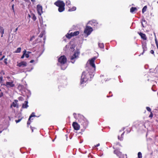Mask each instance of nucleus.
<instances>
[{
    "mask_svg": "<svg viewBox=\"0 0 158 158\" xmlns=\"http://www.w3.org/2000/svg\"><path fill=\"white\" fill-rule=\"evenodd\" d=\"M73 115L75 119L78 120V122L83 128H85L87 127L89 124L88 121L83 115L80 114L77 115L75 113Z\"/></svg>",
    "mask_w": 158,
    "mask_h": 158,
    "instance_id": "f257e3e1",
    "label": "nucleus"
},
{
    "mask_svg": "<svg viewBox=\"0 0 158 158\" xmlns=\"http://www.w3.org/2000/svg\"><path fill=\"white\" fill-rule=\"evenodd\" d=\"M96 58L95 57H93L89 60L86 64V69L88 72H90L93 73L95 69V66L94 64V61Z\"/></svg>",
    "mask_w": 158,
    "mask_h": 158,
    "instance_id": "f03ea898",
    "label": "nucleus"
},
{
    "mask_svg": "<svg viewBox=\"0 0 158 158\" xmlns=\"http://www.w3.org/2000/svg\"><path fill=\"white\" fill-rule=\"evenodd\" d=\"M88 73H89V74L90 75V78L91 77V76L93 74L90 72H88V71H87V70L83 72L81 79L80 83L81 84L86 82L87 81L88 79Z\"/></svg>",
    "mask_w": 158,
    "mask_h": 158,
    "instance_id": "7ed1b4c3",
    "label": "nucleus"
},
{
    "mask_svg": "<svg viewBox=\"0 0 158 158\" xmlns=\"http://www.w3.org/2000/svg\"><path fill=\"white\" fill-rule=\"evenodd\" d=\"M58 61L61 64V67L62 69L64 70L67 66L65 64L66 62V58L64 56H61L58 59Z\"/></svg>",
    "mask_w": 158,
    "mask_h": 158,
    "instance_id": "20e7f679",
    "label": "nucleus"
},
{
    "mask_svg": "<svg viewBox=\"0 0 158 158\" xmlns=\"http://www.w3.org/2000/svg\"><path fill=\"white\" fill-rule=\"evenodd\" d=\"M54 4L59 7L58 10L59 12H62L64 10L65 4L63 1H57L54 3Z\"/></svg>",
    "mask_w": 158,
    "mask_h": 158,
    "instance_id": "39448f33",
    "label": "nucleus"
},
{
    "mask_svg": "<svg viewBox=\"0 0 158 158\" xmlns=\"http://www.w3.org/2000/svg\"><path fill=\"white\" fill-rule=\"evenodd\" d=\"M80 52L79 51L77 50L75 52L73 55L70 57L71 62L72 63H74L77 58H78V56L80 54Z\"/></svg>",
    "mask_w": 158,
    "mask_h": 158,
    "instance_id": "423d86ee",
    "label": "nucleus"
},
{
    "mask_svg": "<svg viewBox=\"0 0 158 158\" xmlns=\"http://www.w3.org/2000/svg\"><path fill=\"white\" fill-rule=\"evenodd\" d=\"M93 30L92 27L87 26L84 30V32L87 35V36H88L91 34Z\"/></svg>",
    "mask_w": 158,
    "mask_h": 158,
    "instance_id": "0eeeda50",
    "label": "nucleus"
},
{
    "mask_svg": "<svg viewBox=\"0 0 158 158\" xmlns=\"http://www.w3.org/2000/svg\"><path fill=\"white\" fill-rule=\"evenodd\" d=\"M79 33V31H76L74 32H71L70 34H68L66 35L67 38L70 39L72 36H77L78 35Z\"/></svg>",
    "mask_w": 158,
    "mask_h": 158,
    "instance_id": "6e6552de",
    "label": "nucleus"
},
{
    "mask_svg": "<svg viewBox=\"0 0 158 158\" xmlns=\"http://www.w3.org/2000/svg\"><path fill=\"white\" fill-rule=\"evenodd\" d=\"M27 65V63L26 62L23 61L20 63L17 62V66L20 67H24Z\"/></svg>",
    "mask_w": 158,
    "mask_h": 158,
    "instance_id": "1a4fd4ad",
    "label": "nucleus"
},
{
    "mask_svg": "<svg viewBox=\"0 0 158 158\" xmlns=\"http://www.w3.org/2000/svg\"><path fill=\"white\" fill-rule=\"evenodd\" d=\"M6 85L8 88H11L14 87L15 85L13 81H11L6 82Z\"/></svg>",
    "mask_w": 158,
    "mask_h": 158,
    "instance_id": "9d476101",
    "label": "nucleus"
},
{
    "mask_svg": "<svg viewBox=\"0 0 158 158\" xmlns=\"http://www.w3.org/2000/svg\"><path fill=\"white\" fill-rule=\"evenodd\" d=\"M37 8L38 14L41 15L43 13L42 6L40 5H37Z\"/></svg>",
    "mask_w": 158,
    "mask_h": 158,
    "instance_id": "9b49d317",
    "label": "nucleus"
},
{
    "mask_svg": "<svg viewBox=\"0 0 158 158\" xmlns=\"http://www.w3.org/2000/svg\"><path fill=\"white\" fill-rule=\"evenodd\" d=\"M73 126L74 129L76 130H79L80 128V125L77 122H73Z\"/></svg>",
    "mask_w": 158,
    "mask_h": 158,
    "instance_id": "f8f14e48",
    "label": "nucleus"
},
{
    "mask_svg": "<svg viewBox=\"0 0 158 158\" xmlns=\"http://www.w3.org/2000/svg\"><path fill=\"white\" fill-rule=\"evenodd\" d=\"M97 23L96 21L94 20L89 21L87 23V25H91L92 26H97Z\"/></svg>",
    "mask_w": 158,
    "mask_h": 158,
    "instance_id": "ddd939ff",
    "label": "nucleus"
},
{
    "mask_svg": "<svg viewBox=\"0 0 158 158\" xmlns=\"http://www.w3.org/2000/svg\"><path fill=\"white\" fill-rule=\"evenodd\" d=\"M142 48L143 49V52L142 53V54H143V52L145 51H146L147 50V44L146 42H144L142 44Z\"/></svg>",
    "mask_w": 158,
    "mask_h": 158,
    "instance_id": "4468645a",
    "label": "nucleus"
},
{
    "mask_svg": "<svg viewBox=\"0 0 158 158\" xmlns=\"http://www.w3.org/2000/svg\"><path fill=\"white\" fill-rule=\"evenodd\" d=\"M114 153L116 154L117 156L120 158V156L122 155V153L117 150H115L114 151Z\"/></svg>",
    "mask_w": 158,
    "mask_h": 158,
    "instance_id": "2eb2a0df",
    "label": "nucleus"
},
{
    "mask_svg": "<svg viewBox=\"0 0 158 158\" xmlns=\"http://www.w3.org/2000/svg\"><path fill=\"white\" fill-rule=\"evenodd\" d=\"M28 102L27 101H25L24 103L23 104L22 108H27L28 107Z\"/></svg>",
    "mask_w": 158,
    "mask_h": 158,
    "instance_id": "dca6fc26",
    "label": "nucleus"
},
{
    "mask_svg": "<svg viewBox=\"0 0 158 158\" xmlns=\"http://www.w3.org/2000/svg\"><path fill=\"white\" fill-rule=\"evenodd\" d=\"M18 102V101L15 100L12 103V105H11V106H13L14 107H18V105H17V102Z\"/></svg>",
    "mask_w": 158,
    "mask_h": 158,
    "instance_id": "f3484780",
    "label": "nucleus"
},
{
    "mask_svg": "<svg viewBox=\"0 0 158 158\" xmlns=\"http://www.w3.org/2000/svg\"><path fill=\"white\" fill-rule=\"evenodd\" d=\"M139 35L141 36V38L144 40H146L147 38L145 35L143 34L142 33H139Z\"/></svg>",
    "mask_w": 158,
    "mask_h": 158,
    "instance_id": "a211bd4d",
    "label": "nucleus"
},
{
    "mask_svg": "<svg viewBox=\"0 0 158 158\" xmlns=\"http://www.w3.org/2000/svg\"><path fill=\"white\" fill-rule=\"evenodd\" d=\"M142 25L143 27H145L146 24V21L144 19H143L142 20Z\"/></svg>",
    "mask_w": 158,
    "mask_h": 158,
    "instance_id": "6ab92c4d",
    "label": "nucleus"
},
{
    "mask_svg": "<svg viewBox=\"0 0 158 158\" xmlns=\"http://www.w3.org/2000/svg\"><path fill=\"white\" fill-rule=\"evenodd\" d=\"M137 9L136 7H132L130 9V12L131 13H133L134 11H137Z\"/></svg>",
    "mask_w": 158,
    "mask_h": 158,
    "instance_id": "aec40b11",
    "label": "nucleus"
},
{
    "mask_svg": "<svg viewBox=\"0 0 158 158\" xmlns=\"http://www.w3.org/2000/svg\"><path fill=\"white\" fill-rule=\"evenodd\" d=\"M4 29L3 27L0 26V33L1 34H4Z\"/></svg>",
    "mask_w": 158,
    "mask_h": 158,
    "instance_id": "412c9836",
    "label": "nucleus"
},
{
    "mask_svg": "<svg viewBox=\"0 0 158 158\" xmlns=\"http://www.w3.org/2000/svg\"><path fill=\"white\" fill-rule=\"evenodd\" d=\"M76 7L75 6H73L72 7V8L69 9V10H68V11H72L75 10H76Z\"/></svg>",
    "mask_w": 158,
    "mask_h": 158,
    "instance_id": "4be33fe9",
    "label": "nucleus"
},
{
    "mask_svg": "<svg viewBox=\"0 0 158 158\" xmlns=\"http://www.w3.org/2000/svg\"><path fill=\"white\" fill-rule=\"evenodd\" d=\"M31 18L34 21H35L36 19V17L35 15L33 13L31 14Z\"/></svg>",
    "mask_w": 158,
    "mask_h": 158,
    "instance_id": "5701e85b",
    "label": "nucleus"
},
{
    "mask_svg": "<svg viewBox=\"0 0 158 158\" xmlns=\"http://www.w3.org/2000/svg\"><path fill=\"white\" fill-rule=\"evenodd\" d=\"M21 48L19 47L17 48V50L15 51V53H20L21 52Z\"/></svg>",
    "mask_w": 158,
    "mask_h": 158,
    "instance_id": "b1692460",
    "label": "nucleus"
},
{
    "mask_svg": "<svg viewBox=\"0 0 158 158\" xmlns=\"http://www.w3.org/2000/svg\"><path fill=\"white\" fill-rule=\"evenodd\" d=\"M98 46L100 48H104V45L103 43H98Z\"/></svg>",
    "mask_w": 158,
    "mask_h": 158,
    "instance_id": "393cba45",
    "label": "nucleus"
},
{
    "mask_svg": "<svg viewBox=\"0 0 158 158\" xmlns=\"http://www.w3.org/2000/svg\"><path fill=\"white\" fill-rule=\"evenodd\" d=\"M26 53H27V51L26 50H24L23 52V54L21 57V58L23 59L24 58V56H25V55Z\"/></svg>",
    "mask_w": 158,
    "mask_h": 158,
    "instance_id": "a878e982",
    "label": "nucleus"
},
{
    "mask_svg": "<svg viewBox=\"0 0 158 158\" xmlns=\"http://www.w3.org/2000/svg\"><path fill=\"white\" fill-rule=\"evenodd\" d=\"M66 4L67 6L70 7L69 6H70V1L68 0L66 1Z\"/></svg>",
    "mask_w": 158,
    "mask_h": 158,
    "instance_id": "bb28decb",
    "label": "nucleus"
},
{
    "mask_svg": "<svg viewBox=\"0 0 158 158\" xmlns=\"http://www.w3.org/2000/svg\"><path fill=\"white\" fill-rule=\"evenodd\" d=\"M35 113L34 112H32L29 117V120H30V119L32 117H35Z\"/></svg>",
    "mask_w": 158,
    "mask_h": 158,
    "instance_id": "cd10ccee",
    "label": "nucleus"
},
{
    "mask_svg": "<svg viewBox=\"0 0 158 158\" xmlns=\"http://www.w3.org/2000/svg\"><path fill=\"white\" fill-rule=\"evenodd\" d=\"M124 132H123V133L121 135V137L120 138V137L119 136H118V138L119 140H123V137L124 135Z\"/></svg>",
    "mask_w": 158,
    "mask_h": 158,
    "instance_id": "c85d7f7f",
    "label": "nucleus"
},
{
    "mask_svg": "<svg viewBox=\"0 0 158 158\" xmlns=\"http://www.w3.org/2000/svg\"><path fill=\"white\" fill-rule=\"evenodd\" d=\"M75 46L74 45H72L70 47V49L71 51H73L74 50V48Z\"/></svg>",
    "mask_w": 158,
    "mask_h": 158,
    "instance_id": "c756f323",
    "label": "nucleus"
},
{
    "mask_svg": "<svg viewBox=\"0 0 158 158\" xmlns=\"http://www.w3.org/2000/svg\"><path fill=\"white\" fill-rule=\"evenodd\" d=\"M45 34V32L44 31H42V32H41L40 34V35H39V36L40 37V38H41L42 37H43V36Z\"/></svg>",
    "mask_w": 158,
    "mask_h": 158,
    "instance_id": "7c9ffc66",
    "label": "nucleus"
},
{
    "mask_svg": "<svg viewBox=\"0 0 158 158\" xmlns=\"http://www.w3.org/2000/svg\"><path fill=\"white\" fill-rule=\"evenodd\" d=\"M147 7L146 6H145L142 9V13H144L146 10Z\"/></svg>",
    "mask_w": 158,
    "mask_h": 158,
    "instance_id": "2f4dec72",
    "label": "nucleus"
},
{
    "mask_svg": "<svg viewBox=\"0 0 158 158\" xmlns=\"http://www.w3.org/2000/svg\"><path fill=\"white\" fill-rule=\"evenodd\" d=\"M138 156L139 158H142V155L141 152H139L138 153Z\"/></svg>",
    "mask_w": 158,
    "mask_h": 158,
    "instance_id": "473e14b6",
    "label": "nucleus"
},
{
    "mask_svg": "<svg viewBox=\"0 0 158 158\" xmlns=\"http://www.w3.org/2000/svg\"><path fill=\"white\" fill-rule=\"evenodd\" d=\"M7 58H5L4 60V62L5 64L7 65Z\"/></svg>",
    "mask_w": 158,
    "mask_h": 158,
    "instance_id": "72a5a7b5",
    "label": "nucleus"
},
{
    "mask_svg": "<svg viewBox=\"0 0 158 158\" xmlns=\"http://www.w3.org/2000/svg\"><path fill=\"white\" fill-rule=\"evenodd\" d=\"M146 109H147V110L149 112H151V109L149 107H147Z\"/></svg>",
    "mask_w": 158,
    "mask_h": 158,
    "instance_id": "f704fd0d",
    "label": "nucleus"
},
{
    "mask_svg": "<svg viewBox=\"0 0 158 158\" xmlns=\"http://www.w3.org/2000/svg\"><path fill=\"white\" fill-rule=\"evenodd\" d=\"M3 79V77L2 76H0V84L2 83Z\"/></svg>",
    "mask_w": 158,
    "mask_h": 158,
    "instance_id": "c9c22d12",
    "label": "nucleus"
},
{
    "mask_svg": "<svg viewBox=\"0 0 158 158\" xmlns=\"http://www.w3.org/2000/svg\"><path fill=\"white\" fill-rule=\"evenodd\" d=\"M22 118H21V119H19L18 120H15V122H16V123H19V122H20L21 120H22Z\"/></svg>",
    "mask_w": 158,
    "mask_h": 158,
    "instance_id": "e433bc0d",
    "label": "nucleus"
},
{
    "mask_svg": "<svg viewBox=\"0 0 158 158\" xmlns=\"http://www.w3.org/2000/svg\"><path fill=\"white\" fill-rule=\"evenodd\" d=\"M26 57L27 58H28L29 57V55L28 54L25 53V55Z\"/></svg>",
    "mask_w": 158,
    "mask_h": 158,
    "instance_id": "4c0bfd02",
    "label": "nucleus"
},
{
    "mask_svg": "<svg viewBox=\"0 0 158 158\" xmlns=\"http://www.w3.org/2000/svg\"><path fill=\"white\" fill-rule=\"evenodd\" d=\"M32 13H31L30 14H28V17H29V18H31V14Z\"/></svg>",
    "mask_w": 158,
    "mask_h": 158,
    "instance_id": "58836bf2",
    "label": "nucleus"
},
{
    "mask_svg": "<svg viewBox=\"0 0 158 158\" xmlns=\"http://www.w3.org/2000/svg\"><path fill=\"white\" fill-rule=\"evenodd\" d=\"M19 100H23V98L22 97H19Z\"/></svg>",
    "mask_w": 158,
    "mask_h": 158,
    "instance_id": "ea45409f",
    "label": "nucleus"
},
{
    "mask_svg": "<svg viewBox=\"0 0 158 158\" xmlns=\"http://www.w3.org/2000/svg\"><path fill=\"white\" fill-rule=\"evenodd\" d=\"M150 52L151 53L153 54L154 53V51L153 50H151L150 51Z\"/></svg>",
    "mask_w": 158,
    "mask_h": 158,
    "instance_id": "a19ab883",
    "label": "nucleus"
},
{
    "mask_svg": "<svg viewBox=\"0 0 158 158\" xmlns=\"http://www.w3.org/2000/svg\"><path fill=\"white\" fill-rule=\"evenodd\" d=\"M3 95V93L2 92L0 93V98Z\"/></svg>",
    "mask_w": 158,
    "mask_h": 158,
    "instance_id": "79ce46f5",
    "label": "nucleus"
},
{
    "mask_svg": "<svg viewBox=\"0 0 158 158\" xmlns=\"http://www.w3.org/2000/svg\"><path fill=\"white\" fill-rule=\"evenodd\" d=\"M5 57V56H2V58H1V59H0V60H3V59Z\"/></svg>",
    "mask_w": 158,
    "mask_h": 158,
    "instance_id": "37998d69",
    "label": "nucleus"
},
{
    "mask_svg": "<svg viewBox=\"0 0 158 158\" xmlns=\"http://www.w3.org/2000/svg\"><path fill=\"white\" fill-rule=\"evenodd\" d=\"M30 120H29L28 119V120L27 122V124L28 125H29L30 124Z\"/></svg>",
    "mask_w": 158,
    "mask_h": 158,
    "instance_id": "c03bdc74",
    "label": "nucleus"
},
{
    "mask_svg": "<svg viewBox=\"0 0 158 158\" xmlns=\"http://www.w3.org/2000/svg\"><path fill=\"white\" fill-rule=\"evenodd\" d=\"M99 146H100V144L98 143L96 145H95L94 146H95V147H98Z\"/></svg>",
    "mask_w": 158,
    "mask_h": 158,
    "instance_id": "a18cd8bd",
    "label": "nucleus"
},
{
    "mask_svg": "<svg viewBox=\"0 0 158 158\" xmlns=\"http://www.w3.org/2000/svg\"><path fill=\"white\" fill-rule=\"evenodd\" d=\"M18 30V27H17V28H16L14 31V32H16L17 31V30Z\"/></svg>",
    "mask_w": 158,
    "mask_h": 158,
    "instance_id": "49530a36",
    "label": "nucleus"
},
{
    "mask_svg": "<svg viewBox=\"0 0 158 158\" xmlns=\"http://www.w3.org/2000/svg\"><path fill=\"white\" fill-rule=\"evenodd\" d=\"M34 61V60H31L30 61V63H33Z\"/></svg>",
    "mask_w": 158,
    "mask_h": 158,
    "instance_id": "de8ad7c7",
    "label": "nucleus"
},
{
    "mask_svg": "<svg viewBox=\"0 0 158 158\" xmlns=\"http://www.w3.org/2000/svg\"><path fill=\"white\" fill-rule=\"evenodd\" d=\"M12 9L13 10V11H14V5H13L12 6Z\"/></svg>",
    "mask_w": 158,
    "mask_h": 158,
    "instance_id": "09e8293b",
    "label": "nucleus"
},
{
    "mask_svg": "<svg viewBox=\"0 0 158 158\" xmlns=\"http://www.w3.org/2000/svg\"><path fill=\"white\" fill-rule=\"evenodd\" d=\"M34 36H33L31 38V39H30V40H31V41L32 40H33V39H34Z\"/></svg>",
    "mask_w": 158,
    "mask_h": 158,
    "instance_id": "8fccbe9b",
    "label": "nucleus"
},
{
    "mask_svg": "<svg viewBox=\"0 0 158 158\" xmlns=\"http://www.w3.org/2000/svg\"><path fill=\"white\" fill-rule=\"evenodd\" d=\"M27 52V53L28 54H30L31 53V52H29V51H28V52Z\"/></svg>",
    "mask_w": 158,
    "mask_h": 158,
    "instance_id": "3c124183",
    "label": "nucleus"
},
{
    "mask_svg": "<svg viewBox=\"0 0 158 158\" xmlns=\"http://www.w3.org/2000/svg\"><path fill=\"white\" fill-rule=\"evenodd\" d=\"M153 116V115L152 114H150V116H149V117H152Z\"/></svg>",
    "mask_w": 158,
    "mask_h": 158,
    "instance_id": "603ef678",
    "label": "nucleus"
},
{
    "mask_svg": "<svg viewBox=\"0 0 158 158\" xmlns=\"http://www.w3.org/2000/svg\"><path fill=\"white\" fill-rule=\"evenodd\" d=\"M31 1L33 2H35V0H31Z\"/></svg>",
    "mask_w": 158,
    "mask_h": 158,
    "instance_id": "864d4df0",
    "label": "nucleus"
},
{
    "mask_svg": "<svg viewBox=\"0 0 158 158\" xmlns=\"http://www.w3.org/2000/svg\"><path fill=\"white\" fill-rule=\"evenodd\" d=\"M31 130H32V132H33V129H32V127L31 128Z\"/></svg>",
    "mask_w": 158,
    "mask_h": 158,
    "instance_id": "5fc2aeb1",
    "label": "nucleus"
},
{
    "mask_svg": "<svg viewBox=\"0 0 158 158\" xmlns=\"http://www.w3.org/2000/svg\"><path fill=\"white\" fill-rule=\"evenodd\" d=\"M22 86L21 85H19V88H20V87H22Z\"/></svg>",
    "mask_w": 158,
    "mask_h": 158,
    "instance_id": "6e6d98bb",
    "label": "nucleus"
},
{
    "mask_svg": "<svg viewBox=\"0 0 158 158\" xmlns=\"http://www.w3.org/2000/svg\"><path fill=\"white\" fill-rule=\"evenodd\" d=\"M2 34V35H1V37H3V34Z\"/></svg>",
    "mask_w": 158,
    "mask_h": 158,
    "instance_id": "4d7b16f0",
    "label": "nucleus"
},
{
    "mask_svg": "<svg viewBox=\"0 0 158 158\" xmlns=\"http://www.w3.org/2000/svg\"><path fill=\"white\" fill-rule=\"evenodd\" d=\"M68 45H66V47H66V48H67V47H68Z\"/></svg>",
    "mask_w": 158,
    "mask_h": 158,
    "instance_id": "13d9d810",
    "label": "nucleus"
},
{
    "mask_svg": "<svg viewBox=\"0 0 158 158\" xmlns=\"http://www.w3.org/2000/svg\"><path fill=\"white\" fill-rule=\"evenodd\" d=\"M2 131H0V133H1L2 132Z\"/></svg>",
    "mask_w": 158,
    "mask_h": 158,
    "instance_id": "bf43d9fd",
    "label": "nucleus"
},
{
    "mask_svg": "<svg viewBox=\"0 0 158 158\" xmlns=\"http://www.w3.org/2000/svg\"><path fill=\"white\" fill-rule=\"evenodd\" d=\"M44 40H45V38H44Z\"/></svg>",
    "mask_w": 158,
    "mask_h": 158,
    "instance_id": "052dcab7",
    "label": "nucleus"
},
{
    "mask_svg": "<svg viewBox=\"0 0 158 158\" xmlns=\"http://www.w3.org/2000/svg\"><path fill=\"white\" fill-rule=\"evenodd\" d=\"M12 1H13L14 0H12Z\"/></svg>",
    "mask_w": 158,
    "mask_h": 158,
    "instance_id": "680f3d73",
    "label": "nucleus"
},
{
    "mask_svg": "<svg viewBox=\"0 0 158 158\" xmlns=\"http://www.w3.org/2000/svg\"><path fill=\"white\" fill-rule=\"evenodd\" d=\"M0 91H1V89H0Z\"/></svg>",
    "mask_w": 158,
    "mask_h": 158,
    "instance_id": "e2e57ef3",
    "label": "nucleus"
}]
</instances>
